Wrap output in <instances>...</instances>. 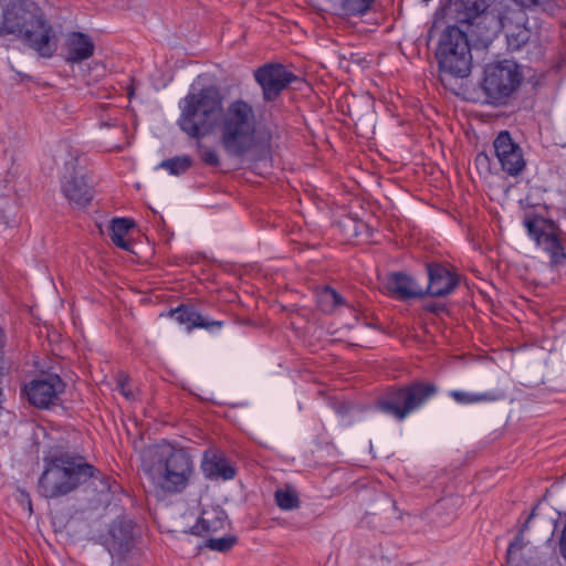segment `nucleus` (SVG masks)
I'll list each match as a JSON object with an SVG mask.
<instances>
[{"mask_svg":"<svg viewBox=\"0 0 566 566\" xmlns=\"http://www.w3.org/2000/svg\"><path fill=\"white\" fill-rule=\"evenodd\" d=\"M88 481L97 492L98 505H109L111 494L119 490L115 480L102 475L83 457L64 453L46 461L45 469L39 479L38 491L46 499H55L73 492Z\"/></svg>","mask_w":566,"mask_h":566,"instance_id":"f257e3e1","label":"nucleus"},{"mask_svg":"<svg viewBox=\"0 0 566 566\" xmlns=\"http://www.w3.org/2000/svg\"><path fill=\"white\" fill-rule=\"evenodd\" d=\"M220 142L229 156L242 157L259 144L270 153L273 134L270 128L258 130L253 106L243 101H232L220 115Z\"/></svg>","mask_w":566,"mask_h":566,"instance_id":"f03ea898","label":"nucleus"},{"mask_svg":"<svg viewBox=\"0 0 566 566\" xmlns=\"http://www.w3.org/2000/svg\"><path fill=\"white\" fill-rule=\"evenodd\" d=\"M146 471L155 492L163 496L184 493L196 476L195 461L189 451L169 443L155 447Z\"/></svg>","mask_w":566,"mask_h":566,"instance_id":"7ed1b4c3","label":"nucleus"},{"mask_svg":"<svg viewBox=\"0 0 566 566\" xmlns=\"http://www.w3.org/2000/svg\"><path fill=\"white\" fill-rule=\"evenodd\" d=\"M180 115L177 125L191 138L211 134L223 109V96L214 85L190 90L180 101Z\"/></svg>","mask_w":566,"mask_h":566,"instance_id":"20e7f679","label":"nucleus"},{"mask_svg":"<svg viewBox=\"0 0 566 566\" xmlns=\"http://www.w3.org/2000/svg\"><path fill=\"white\" fill-rule=\"evenodd\" d=\"M10 34L41 57L53 56L57 49L55 32L38 8L29 10L23 7L20 15H15L14 24L10 27Z\"/></svg>","mask_w":566,"mask_h":566,"instance_id":"39448f33","label":"nucleus"},{"mask_svg":"<svg viewBox=\"0 0 566 566\" xmlns=\"http://www.w3.org/2000/svg\"><path fill=\"white\" fill-rule=\"evenodd\" d=\"M438 392L431 382L415 381L402 387L388 388L376 402L377 408L402 421Z\"/></svg>","mask_w":566,"mask_h":566,"instance_id":"423d86ee","label":"nucleus"},{"mask_svg":"<svg viewBox=\"0 0 566 566\" xmlns=\"http://www.w3.org/2000/svg\"><path fill=\"white\" fill-rule=\"evenodd\" d=\"M439 69L454 77L471 73L472 54L468 36L458 25H448L442 32L436 52Z\"/></svg>","mask_w":566,"mask_h":566,"instance_id":"0eeeda50","label":"nucleus"},{"mask_svg":"<svg viewBox=\"0 0 566 566\" xmlns=\"http://www.w3.org/2000/svg\"><path fill=\"white\" fill-rule=\"evenodd\" d=\"M522 80L520 66L514 61L503 60L485 66L481 87L489 103L502 105L517 91Z\"/></svg>","mask_w":566,"mask_h":566,"instance_id":"6e6552de","label":"nucleus"},{"mask_svg":"<svg viewBox=\"0 0 566 566\" xmlns=\"http://www.w3.org/2000/svg\"><path fill=\"white\" fill-rule=\"evenodd\" d=\"M522 9H511L504 23L507 46L518 51L531 38V30L526 27L527 17L523 9L541 11L554 15L559 10L558 0H513Z\"/></svg>","mask_w":566,"mask_h":566,"instance_id":"1a4fd4ad","label":"nucleus"},{"mask_svg":"<svg viewBox=\"0 0 566 566\" xmlns=\"http://www.w3.org/2000/svg\"><path fill=\"white\" fill-rule=\"evenodd\" d=\"M524 226L536 245L548 254L552 264L557 265L566 260L563 232L554 221L534 217L525 219Z\"/></svg>","mask_w":566,"mask_h":566,"instance_id":"9d476101","label":"nucleus"},{"mask_svg":"<svg viewBox=\"0 0 566 566\" xmlns=\"http://www.w3.org/2000/svg\"><path fill=\"white\" fill-rule=\"evenodd\" d=\"M64 389L65 384L59 375L46 374L25 384L22 395L36 408L46 409L59 400Z\"/></svg>","mask_w":566,"mask_h":566,"instance_id":"9b49d317","label":"nucleus"},{"mask_svg":"<svg viewBox=\"0 0 566 566\" xmlns=\"http://www.w3.org/2000/svg\"><path fill=\"white\" fill-rule=\"evenodd\" d=\"M254 80L262 88L265 102L275 101L296 80L294 73L280 63H268L254 71Z\"/></svg>","mask_w":566,"mask_h":566,"instance_id":"f8f14e48","label":"nucleus"},{"mask_svg":"<svg viewBox=\"0 0 566 566\" xmlns=\"http://www.w3.org/2000/svg\"><path fill=\"white\" fill-rule=\"evenodd\" d=\"M507 8L501 3L490 6L479 13L468 25V30L482 42L492 41L503 29L507 17Z\"/></svg>","mask_w":566,"mask_h":566,"instance_id":"ddd939ff","label":"nucleus"},{"mask_svg":"<svg viewBox=\"0 0 566 566\" xmlns=\"http://www.w3.org/2000/svg\"><path fill=\"white\" fill-rule=\"evenodd\" d=\"M495 155L501 167L511 176L520 175L524 167L525 160L521 147L513 140L507 130H502L493 143Z\"/></svg>","mask_w":566,"mask_h":566,"instance_id":"4468645a","label":"nucleus"},{"mask_svg":"<svg viewBox=\"0 0 566 566\" xmlns=\"http://www.w3.org/2000/svg\"><path fill=\"white\" fill-rule=\"evenodd\" d=\"M490 0H449L442 8V14L448 23L465 24L476 19L479 13L489 7Z\"/></svg>","mask_w":566,"mask_h":566,"instance_id":"2eb2a0df","label":"nucleus"},{"mask_svg":"<svg viewBox=\"0 0 566 566\" xmlns=\"http://www.w3.org/2000/svg\"><path fill=\"white\" fill-rule=\"evenodd\" d=\"M61 189L65 198L75 207H85L93 199V189L85 181L81 171L73 170L64 175Z\"/></svg>","mask_w":566,"mask_h":566,"instance_id":"dca6fc26","label":"nucleus"},{"mask_svg":"<svg viewBox=\"0 0 566 566\" xmlns=\"http://www.w3.org/2000/svg\"><path fill=\"white\" fill-rule=\"evenodd\" d=\"M427 271L429 276L427 293L431 296H446L453 292L459 283L458 275L440 263H428Z\"/></svg>","mask_w":566,"mask_h":566,"instance_id":"f3484780","label":"nucleus"},{"mask_svg":"<svg viewBox=\"0 0 566 566\" xmlns=\"http://www.w3.org/2000/svg\"><path fill=\"white\" fill-rule=\"evenodd\" d=\"M385 286L396 298L402 301L422 297L426 294L413 277L403 272L389 273Z\"/></svg>","mask_w":566,"mask_h":566,"instance_id":"a211bd4d","label":"nucleus"},{"mask_svg":"<svg viewBox=\"0 0 566 566\" xmlns=\"http://www.w3.org/2000/svg\"><path fill=\"white\" fill-rule=\"evenodd\" d=\"M168 315L174 318L178 324L184 325L187 331L193 328H205L212 331L213 328H221L222 321H213L198 313L192 306L181 304L180 306L170 310Z\"/></svg>","mask_w":566,"mask_h":566,"instance_id":"6ab92c4d","label":"nucleus"},{"mask_svg":"<svg viewBox=\"0 0 566 566\" xmlns=\"http://www.w3.org/2000/svg\"><path fill=\"white\" fill-rule=\"evenodd\" d=\"M227 525V515L220 507L203 510L191 533L202 537H210L223 531Z\"/></svg>","mask_w":566,"mask_h":566,"instance_id":"aec40b11","label":"nucleus"},{"mask_svg":"<svg viewBox=\"0 0 566 566\" xmlns=\"http://www.w3.org/2000/svg\"><path fill=\"white\" fill-rule=\"evenodd\" d=\"M201 469L205 476L210 480H232L235 476V469L216 451L205 452Z\"/></svg>","mask_w":566,"mask_h":566,"instance_id":"412c9836","label":"nucleus"},{"mask_svg":"<svg viewBox=\"0 0 566 566\" xmlns=\"http://www.w3.org/2000/svg\"><path fill=\"white\" fill-rule=\"evenodd\" d=\"M95 45L91 38L82 32L72 33L66 42V62L81 63L94 54Z\"/></svg>","mask_w":566,"mask_h":566,"instance_id":"4be33fe9","label":"nucleus"},{"mask_svg":"<svg viewBox=\"0 0 566 566\" xmlns=\"http://www.w3.org/2000/svg\"><path fill=\"white\" fill-rule=\"evenodd\" d=\"M315 298L318 308L325 314H333L339 306L346 305L344 297L328 285L318 286Z\"/></svg>","mask_w":566,"mask_h":566,"instance_id":"5701e85b","label":"nucleus"},{"mask_svg":"<svg viewBox=\"0 0 566 566\" xmlns=\"http://www.w3.org/2000/svg\"><path fill=\"white\" fill-rule=\"evenodd\" d=\"M449 396L460 405H473L480 402H492L501 399V395L495 391L468 392L462 390H451Z\"/></svg>","mask_w":566,"mask_h":566,"instance_id":"b1692460","label":"nucleus"},{"mask_svg":"<svg viewBox=\"0 0 566 566\" xmlns=\"http://www.w3.org/2000/svg\"><path fill=\"white\" fill-rule=\"evenodd\" d=\"M134 224V221L130 219L114 218L109 226L112 242L123 250H128L129 243L124 238Z\"/></svg>","mask_w":566,"mask_h":566,"instance_id":"393cba45","label":"nucleus"},{"mask_svg":"<svg viewBox=\"0 0 566 566\" xmlns=\"http://www.w3.org/2000/svg\"><path fill=\"white\" fill-rule=\"evenodd\" d=\"M109 535L119 548L128 547L133 539V524L130 521L116 520L112 523Z\"/></svg>","mask_w":566,"mask_h":566,"instance_id":"a878e982","label":"nucleus"},{"mask_svg":"<svg viewBox=\"0 0 566 566\" xmlns=\"http://www.w3.org/2000/svg\"><path fill=\"white\" fill-rule=\"evenodd\" d=\"M22 8V4L0 0V33L10 34V27L15 22V13L17 17L20 15Z\"/></svg>","mask_w":566,"mask_h":566,"instance_id":"bb28decb","label":"nucleus"},{"mask_svg":"<svg viewBox=\"0 0 566 566\" xmlns=\"http://www.w3.org/2000/svg\"><path fill=\"white\" fill-rule=\"evenodd\" d=\"M376 0H338V8L345 17H361L371 10Z\"/></svg>","mask_w":566,"mask_h":566,"instance_id":"cd10ccee","label":"nucleus"},{"mask_svg":"<svg viewBox=\"0 0 566 566\" xmlns=\"http://www.w3.org/2000/svg\"><path fill=\"white\" fill-rule=\"evenodd\" d=\"M191 166L192 159L185 155L163 160L158 168L167 170L170 175L179 176L185 174Z\"/></svg>","mask_w":566,"mask_h":566,"instance_id":"c85d7f7f","label":"nucleus"},{"mask_svg":"<svg viewBox=\"0 0 566 566\" xmlns=\"http://www.w3.org/2000/svg\"><path fill=\"white\" fill-rule=\"evenodd\" d=\"M275 502L281 510L290 511L297 509L300 499L293 489H280L275 492Z\"/></svg>","mask_w":566,"mask_h":566,"instance_id":"c756f323","label":"nucleus"},{"mask_svg":"<svg viewBox=\"0 0 566 566\" xmlns=\"http://www.w3.org/2000/svg\"><path fill=\"white\" fill-rule=\"evenodd\" d=\"M237 543V537L233 535L222 536V537H214L210 536L207 538L206 547L210 548L211 551L217 552H228L230 551Z\"/></svg>","mask_w":566,"mask_h":566,"instance_id":"7c9ffc66","label":"nucleus"},{"mask_svg":"<svg viewBox=\"0 0 566 566\" xmlns=\"http://www.w3.org/2000/svg\"><path fill=\"white\" fill-rule=\"evenodd\" d=\"M198 153L200 155L201 160L212 167H217L220 164L219 155L217 150L211 147H207L201 143H198Z\"/></svg>","mask_w":566,"mask_h":566,"instance_id":"2f4dec72","label":"nucleus"},{"mask_svg":"<svg viewBox=\"0 0 566 566\" xmlns=\"http://www.w3.org/2000/svg\"><path fill=\"white\" fill-rule=\"evenodd\" d=\"M128 377L125 375H119L117 379V387L123 396L127 399L133 398V392L127 388Z\"/></svg>","mask_w":566,"mask_h":566,"instance_id":"473e14b6","label":"nucleus"},{"mask_svg":"<svg viewBox=\"0 0 566 566\" xmlns=\"http://www.w3.org/2000/svg\"><path fill=\"white\" fill-rule=\"evenodd\" d=\"M523 548V542L521 537H516L514 542H512L507 548V562L510 563L513 558V554L515 551H521Z\"/></svg>","mask_w":566,"mask_h":566,"instance_id":"72a5a7b5","label":"nucleus"},{"mask_svg":"<svg viewBox=\"0 0 566 566\" xmlns=\"http://www.w3.org/2000/svg\"><path fill=\"white\" fill-rule=\"evenodd\" d=\"M475 164H476V166H482L486 170H489L490 160H489L488 155L484 153L478 154V156L475 158Z\"/></svg>","mask_w":566,"mask_h":566,"instance_id":"f704fd0d","label":"nucleus"},{"mask_svg":"<svg viewBox=\"0 0 566 566\" xmlns=\"http://www.w3.org/2000/svg\"><path fill=\"white\" fill-rule=\"evenodd\" d=\"M6 335L3 329L0 327V348L4 345Z\"/></svg>","mask_w":566,"mask_h":566,"instance_id":"c9c22d12","label":"nucleus"},{"mask_svg":"<svg viewBox=\"0 0 566 566\" xmlns=\"http://www.w3.org/2000/svg\"><path fill=\"white\" fill-rule=\"evenodd\" d=\"M527 528V524H525L523 527H522V532Z\"/></svg>","mask_w":566,"mask_h":566,"instance_id":"e433bc0d","label":"nucleus"}]
</instances>
